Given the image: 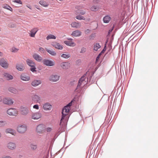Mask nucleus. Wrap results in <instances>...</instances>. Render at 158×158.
<instances>
[{"mask_svg": "<svg viewBox=\"0 0 158 158\" xmlns=\"http://www.w3.org/2000/svg\"><path fill=\"white\" fill-rule=\"evenodd\" d=\"M61 56L63 58L67 59L70 56V55L69 54H63Z\"/></svg>", "mask_w": 158, "mask_h": 158, "instance_id": "37", "label": "nucleus"}, {"mask_svg": "<svg viewBox=\"0 0 158 158\" xmlns=\"http://www.w3.org/2000/svg\"><path fill=\"white\" fill-rule=\"evenodd\" d=\"M73 101H74V100L73 99L69 103L65 106V107H67L70 109V106L72 105V102Z\"/></svg>", "mask_w": 158, "mask_h": 158, "instance_id": "41", "label": "nucleus"}, {"mask_svg": "<svg viewBox=\"0 0 158 158\" xmlns=\"http://www.w3.org/2000/svg\"><path fill=\"white\" fill-rule=\"evenodd\" d=\"M19 50V49L16 48L15 47H13L11 48V51L15 53L17 52Z\"/></svg>", "mask_w": 158, "mask_h": 158, "instance_id": "39", "label": "nucleus"}, {"mask_svg": "<svg viewBox=\"0 0 158 158\" xmlns=\"http://www.w3.org/2000/svg\"><path fill=\"white\" fill-rule=\"evenodd\" d=\"M64 43L67 46L72 47H73L75 46V43L74 42H72V41L69 40L65 41L64 42Z\"/></svg>", "mask_w": 158, "mask_h": 158, "instance_id": "26", "label": "nucleus"}, {"mask_svg": "<svg viewBox=\"0 0 158 158\" xmlns=\"http://www.w3.org/2000/svg\"><path fill=\"white\" fill-rule=\"evenodd\" d=\"M20 79L24 81H28L30 80V77L25 73H22L20 76Z\"/></svg>", "mask_w": 158, "mask_h": 158, "instance_id": "11", "label": "nucleus"}, {"mask_svg": "<svg viewBox=\"0 0 158 158\" xmlns=\"http://www.w3.org/2000/svg\"><path fill=\"white\" fill-rule=\"evenodd\" d=\"M43 63L44 65L48 66H52L55 65V62L52 60L48 59H44L43 60Z\"/></svg>", "mask_w": 158, "mask_h": 158, "instance_id": "4", "label": "nucleus"}, {"mask_svg": "<svg viewBox=\"0 0 158 158\" xmlns=\"http://www.w3.org/2000/svg\"><path fill=\"white\" fill-rule=\"evenodd\" d=\"M71 35L73 36L78 37L81 35V32L79 30H77L73 31Z\"/></svg>", "mask_w": 158, "mask_h": 158, "instance_id": "18", "label": "nucleus"}, {"mask_svg": "<svg viewBox=\"0 0 158 158\" xmlns=\"http://www.w3.org/2000/svg\"><path fill=\"white\" fill-rule=\"evenodd\" d=\"M82 83V82H81V81H79L78 85H77V88L76 89H77V88H79L81 86Z\"/></svg>", "mask_w": 158, "mask_h": 158, "instance_id": "49", "label": "nucleus"}, {"mask_svg": "<svg viewBox=\"0 0 158 158\" xmlns=\"http://www.w3.org/2000/svg\"><path fill=\"white\" fill-rule=\"evenodd\" d=\"M6 133H9L11 134L14 135V133H15V131L13 129L8 128L6 130Z\"/></svg>", "mask_w": 158, "mask_h": 158, "instance_id": "32", "label": "nucleus"}, {"mask_svg": "<svg viewBox=\"0 0 158 158\" xmlns=\"http://www.w3.org/2000/svg\"><path fill=\"white\" fill-rule=\"evenodd\" d=\"M20 110L22 114L26 115L28 114L29 110L26 107L21 106L20 108Z\"/></svg>", "mask_w": 158, "mask_h": 158, "instance_id": "9", "label": "nucleus"}, {"mask_svg": "<svg viewBox=\"0 0 158 158\" xmlns=\"http://www.w3.org/2000/svg\"><path fill=\"white\" fill-rule=\"evenodd\" d=\"M30 147L31 149L33 150H35L37 148V146L36 145H34L33 144H31L30 145Z\"/></svg>", "mask_w": 158, "mask_h": 158, "instance_id": "38", "label": "nucleus"}, {"mask_svg": "<svg viewBox=\"0 0 158 158\" xmlns=\"http://www.w3.org/2000/svg\"><path fill=\"white\" fill-rule=\"evenodd\" d=\"M86 75L85 74L84 75H83L82 77L80 78L79 81H81V82H82L85 80V77Z\"/></svg>", "mask_w": 158, "mask_h": 158, "instance_id": "43", "label": "nucleus"}, {"mask_svg": "<svg viewBox=\"0 0 158 158\" xmlns=\"http://www.w3.org/2000/svg\"><path fill=\"white\" fill-rule=\"evenodd\" d=\"M28 8H29V9H31L30 8V7H28Z\"/></svg>", "mask_w": 158, "mask_h": 158, "instance_id": "62", "label": "nucleus"}, {"mask_svg": "<svg viewBox=\"0 0 158 158\" xmlns=\"http://www.w3.org/2000/svg\"><path fill=\"white\" fill-rule=\"evenodd\" d=\"M16 144L13 142H9L7 144V147L11 150H13L16 148Z\"/></svg>", "mask_w": 158, "mask_h": 158, "instance_id": "10", "label": "nucleus"}, {"mask_svg": "<svg viewBox=\"0 0 158 158\" xmlns=\"http://www.w3.org/2000/svg\"><path fill=\"white\" fill-rule=\"evenodd\" d=\"M32 57L34 59L38 62H40L42 59V57L37 53L34 54L33 55Z\"/></svg>", "mask_w": 158, "mask_h": 158, "instance_id": "15", "label": "nucleus"}, {"mask_svg": "<svg viewBox=\"0 0 158 158\" xmlns=\"http://www.w3.org/2000/svg\"><path fill=\"white\" fill-rule=\"evenodd\" d=\"M100 2V0H93V2L94 4L99 3Z\"/></svg>", "mask_w": 158, "mask_h": 158, "instance_id": "48", "label": "nucleus"}, {"mask_svg": "<svg viewBox=\"0 0 158 158\" xmlns=\"http://www.w3.org/2000/svg\"><path fill=\"white\" fill-rule=\"evenodd\" d=\"M41 82L40 80H33L31 83V85L32 86L34 87H36L40 84H41Z\"/></svg>", "mask_w": 158, "mask_h": 158, "instance_id": "19", "label": "nucleus"}, {"mask_svg": "<svg viewBox=\"0 0 158 158\" xmlns=\"http://www.w3.org/2000/svg\"><path fill=\"white\" fill-rule=\"evenodd\" d=\"M111 19V18L109 15H106L103 18L104 23H108Z\"/></svg>", "mask_w": 158, "mask_h": 158, "instance_id": "25", "label": "nucleus"}, {"mask_svg": "<svg viewBox=\"0 0 158 158\" xmlns=\"http://www.w3.org/2000/svg\"><path fill=\"white\" fill-rule=\"evenodd\" d=\"M28 8H29V9H31L30 8V7H28Z\"/></svg>", "mask_w": 158, "mask_h": 158, "instance_id": "61", "label": "nucleus"}, {"mask_svg": "<svg viewBox=\"0 0 158 158\" xmlns=\"http://www.w3.org/2000/svg\"><path fill=\"white\" fill-rule=\"evenodd\" d=\"M6 124L5 121H0V127H2Z\"/></svg>", "mask_w": 158, "mask_h": 158, "instance_id": "47", "label": "nucleus"}, {"mask_svg": "<svg viewBox=\"0 0 158 158\" xmlns=\"http://www.w3.org/2000/svg\"><path fill=\"white\" fill-rule=\"evenodd\" d=\"M52 45L56 48L59 50H62L63 48L62 46L60 45L59 43L54 42L52 43Z\"/></svg>", "mask_w": 158, "mask_h": 158, "instance_id": "14", "label": "nucleus"}, {"mask_svg": "<svg viewBox=\"0 0 158 158\" xmlns=\"http://www.w3.org/2000/svg\"><path fill=\"white\" fill-rule=\"evenodd\" d=\"M7 113L10 115L16 116L17 115V111L15 109L10 108L7 110Z\"/></svg>", "mask_w": 158, "mask_h": 158, "instance_id": "3", "label": "nucleus"}, {"mask_svg": "<svg viewBox=\"0 0 158 158\" xmlns=\"http://www.w3.org/2000/svg\"><path fill=\"white\" fill-rule=\"evenodd\" d=\"M28 8H29V9H31L30 8V7H28Z\"/></svg>", "mask_w": 158, "mask_h": 158, "instance_id": "63", "label": "nucleus"}, {"mask_svg": "<svg viewBox=\"0 0 158 158\" xmlns=\"http://www.w3.org/2000/svg\"><path fill=\"white\" fill-rule=\"evenodd\" d=\"M60 77V76L55 74H52L50 76L49 80L50 81L52 82H56L59 80Z\"/></svg>", "mask_w": 158, "mask_h": 158, "instance_id": "6", "label": "nucleus"}, {"mask_svg": "<svg viewBox=\"0 0 158 158\" xmlns=\"http://www.w3.org/2000/svg\"><path fill=\"white\" fill-rule=\"evenodd\" d=\"M56 37L53 35H51V34H50V35H48L47 37H46V39L47 40H49V39H56Z\"/></svg>", "mask_w": 158, "mask_h": 158, "instance_id": "34", "label": "nucleus"}, {"mask_svg": "<svg viewBox=\"0 0 158 158\" xmlns=\"http://www.w3.org/2000/svg\"><path fill=\"white\" fill-rule=\"evenodd\" d=\"M32 100L35 102L39 103L40 101V97L36 95H34L32 97Z\"/></svg>", "mask_w": 158, "mask_h": 158, "instance_id": "23", "label": "nucleus"}, {"mask_svg": "<svg viewBox=\"0 0 158 158\" xmlns=\"http://www.w3.org/2000/svg\"><path fill=\"white\" fill-rule=\"evenodd\" d=\"M99 43H97L94 44V50L95 51H97L98 49L101 48Z\"/></svg>", "mask_w": 158, "mask_h": 158, "instance_id": "29", "label": "nucleus"}, {"mask_svg": "<svg viewBox=\"0 0 158 158\" xmlns=\"http://www.w3.org/2000/svg\"><path fill=\"white\" fill-rule=\"evenodd\" d=\"M8 90L10 92L15 94H18L19 93L18 90L12 87H10L8 89Z\"/></svg>", "mask_w": 158, "mask_h": 158, "instance_id": "24", "label": "nucleus"}, {"mask_svg": "<svg viewBox=\"0 0 158 158\" xmlns=\"http://www.w3.org/2000/svg\"><path fill=\"white\" fill-rule=\"evenodd\" d=\"M41 114L39 112L34 113L32 116V118L34 119H38L41 117Z\"/></svg>", "mask_w": 158, "mask_h": 158, "instance_id": "17", "label": "nucleus"}, {"mask_svg": "<svg viewBox=\"0 0 158 158\" xmlns=\"http://www.w3.org/2000/svg\"><path fill=\"white\" fill-rule=\"evenodd\" d=\"M45 130V125L43 124L38 125L36 127V130L38 133H42Z\"/></svg>", "mask_w": 158, "mask_h": 158, "instance_id": "5", "label": "nucleus"}, {"mask_svg": "<svg viewBox=\"0 0 158 158\" xmlns=\"http://www.w3.org/2000/svg\"><path fill=\"white\" fill-rule=\"evenodd\" d=\"M3 7L4 8L8 10H9L11 11H12V9L7 4H4L3 5Z\"/></svg>", "mask_w": 158, "mask_h": 158, "instance_id": "33", "label": "nucleus"}, {"mask_svg": "<svg viewBox=\"0 0 158 158\" xmlns=\"http://www.w3.org/2000/svg\"><path fill=\"white\" fill-rule=\"evenodd\" d=\"M2 158H11V157H10V156H6L3 157Z\"/></svg>", "mask_w": 158, "mask_h": 158, "instance_id": "54", "label": "nucleus"}, {"mask_svg": "<svg viewBox=\"0 0 158 158\" xmlns=\"http://www.w3.org/2000/svg\"><path fill=\"white\" fill-rule=\"evenodd\" d=\"M8 26L10 28H14L16 27V24L15 23H11L9 24Z\"/></svg>", "mask_w": 158, "mask_h": 158, "instance_id": "42", "label": "nucleus"}, {"mask_svg": "<svg viewBox=\"0 0 158 158\" xmlns=\"http://www.w3.org/2000/svg\"><path fill=\"white\" fill-rule=\"evenodd\" d=\"M78 13L81 14V15H84L85 13V12L84 11V10H81L80 11V12H79Z\"/></svg>", "mask_w": 158, "mask_h": 158, "instance_id": "50", "label": "nucleus"}, {"mask_svg": "<svg viewBox=\"0 0 158 158\" xmlns=\"http://www.w3.org/2000/svg\"><path fill=\"white\" fill-rule=\"evenodd\" d=\"M0 65L5 68H7L8 66V64L3 58L0 60Z\"/></svg>", "mask_w": 158, "mask_h": 158, "instance_id": "12", "label": "nucleus"}, {"mask_svg": "<svg viewBox=\"0 0 158 158\" xmlns=\"http://www.w3.org/2000/svg\"><path fill=\"white\" fill-rule=\"evenodd\" d=\"M76 18L79 20H85V18L80 15H78L76 17Z\"/></svg>", "mask_w": 158, "mask_h": 158, "instance_id": "36", "label": "nucleus"}, {"mask_svg": "<svg viewBox=\"0 0 158 158\" xmlns=\"http://www.w3.org/2000/svg\"><path fill=\"white\" fill-rule=\"evenodd\" d=\"M106 50V46H105L104 48L103 49V50H102V51L98 55V56L96 58V62H97L98 60L100 57V56L103 53H104L105 51Z\"/></svg>", "mask_w": 158, "mask_h": 158, "instance_id": "28", "label": "nucleus"}, {"mask_svg": "<svg viewBox=\"0 0 158 158\" xmlns=\"http://www.w3.org/2000/svg\"><path fill=\"white\" fill-rule=\"evenodd\" d=\"M68 40H71L70 41H72V40H73V39H71V38L68 39Z\"/></svg>", "mask_w": 158, "mask_h": 158, "instance_id": "57", "label": "nucleus"}, {"mask_svg": "<svg viewBox=\"0 0 158 158\" xmlns=\"http://www.w3.org/2000/svg\"><path fill=\"white\" fill-rule=\"evenodd\" d=\"M31 67L30 68V70L32 71V72H34L36 71V68L35 66L34 67Z\"/></svg>", "mask_w": 158, "mask_h": 158, "instance_id": "46", "label": "nucleus"}, {"mask_svg": "<svg viewBox=\"0 0 158 158\" xmlns=\"http://www.w3.org/2000/svg\"><path fill=\"white\" fill-rule=\"evenodd\" d=\"M62 128H60L59 129V131H60L62 130Z\"/></svg>", "mask_w": 158, "mask_h": 158, "instance_id": "58", "label": "nucleus"}, {"mask_svg": "<svg viewBox=\"0 0 158 158\" xmlns=\"http://www.w3.org/2000/svg\"><path fill=\"white\" fill-rule=\"evenodd\" d=\"M2 100L3 101L2 97L0 96V102L2 101Z\"/></svg>", "mask_w": 158, "mask_h": 158, "instance_id": "55", "label": "nucleus"}, {"mask_svg": "<svg viewBox=\"0 0 158 158\" xmlns=\"http://www.w3.org/2000/svg\"><path fill=\"white\" fill-rule=\"evenodd\" d=\"M33 107L35 109H38L39 108V106L37 104L34 105L33 106Z\"/></svg>", "mask_w": 158, "mask_h": 158, "instance_id": "52", "label": "nucleus"}, {"mask_svg": "<svg viewBox=\"0 0 158 158\" xmlns=\"http://www.w3.org/2000/svg\"><path fill=\"white\" fill-rule=\"evenodd\" d=\"M2 53L1 52H0V56H2Z\"/></svg>", "mask_w": 158, "mask_h": 158, "instance_id": "56", "label": "nucleus"}, {"mask_svg": "<svg viewBox=\"0 0 158 158\" xmlns=\"http://www.w3.org/2000/svg\"><path fill=\"white\" fill-rule=\"evenodd\" d=\"M27 64L29 66L31 67H34L35 66V63L32 60L27 59L26 60Z\"/></svg>", "mask_w": 158, "mask_h": 158, "instance_id": "20", "label": "nucleus"}, {"mask_svg": "<svg viewBox=\"0 0 158 158\" xmlns=\"http://www.w3.org/2000/svg\"><path fill=\"white\" fill-rule=\"evenodd\" d=\"M3 103L5 104L11 105L13 104L14 102L10 98H5L3 99Z\"/></svg>", "mask_w": 158, "mask_h": 158, "instance_id": "8", "label": "nucleus"}, {"mask_svg": "<svg viewBox=\"0 0 158 158\" xmlns=\"http://www.w3.org/2000/svg\"><path fill=\"white\" fill-rule=\"evenodd\" d=\"M39 51L42 52H44V51H45V50L42 47H40L39 48Z\"/></svg>", "mask_w": 158, "mask_h": 158, "instance_id": "51", "label": "nucleus"}, {"mask_svg": "<svg viewBox=\"0 0 158 158\" xmlns=\"http://www.w3.org/2000/svg\"><path fill=\"white\" fill-rule=\"evenodd\" d=\"M98 8L96 6L93 5L91 6L90 9L92 11H96L98 10Z\"/></svg>", "mask_w": 158, "mask_h": 158, "instance_id": "35", "label": "nucleus"}, {"mask_svg": "<svg viewBox=\"0 0 158 158\" xmlns=\"http://www.w3.org/2000/svg\"><path fill=\"white\" fill-rule=\"evenodd\" d=\"M39 29L37 27H35L32 29L30 31V33H29V35L32 37H34L35 36V34L38 31Z\"/></svg>", "mask_w": 158, "mask_h": 158, "instance_id": "13", "label": "nucleus"}, {"mask_svg": "<svg viewBox=\"0 0 158 158\" xmlns=\"http://www.w3.org/2000/svg\"><path fill=\"white\" fill-rule=\"evenodd\" d=\"M1 137V133H0V138Z\"/></svg>", "mask_w": 158, "mask_h": 158, "instance_id": "59", "label": "nucleus"}, {"mask_svg": "<svg viewBox=\"0 0 158 158\" xmlns=\"http://www.w3.org/2000/svg\"><path fill=\"white\" fill-rule=\"evenodd\" d=\"M3 75L4 77L7 80H12L13 78V77L12 76L7 73H4Z\"/></svg>", "mask_w": 158, "mask_h": 158, "instance_id": "21", "label": "nucleus"}, {"mask_svg": "<svg viewBox=\"0 0 158 158\" xmlns=\"http://www.w3.org/2000/svg\"><path fill=\"white\" fill-rule=\"evenodd\" d=\"M73 101H74V100L73 99L69 103L65 106V107H67L70 109V106L72 105V102Z\"/></svg>", "mask_w": 158, "mask_h": 158, "instance_id": "40", "label": "nucleus"}, {"mask_svg": "<svg viewBox=\"0 0 158 158\" xmlns=\"http://www.w3.org/2000/svg\"><path fill=\"white\" fill-rule=\"evenodd\" d=\"M12 2L18 4H22V2L20 0H13Z\"/></svg>", "mask_w": 158, "mask_h": 158, "instance_id": "44", "label": "nucleus"}, {"mask_svg": "<svg viewBox=\"0 0 158 158\" xmlns=\"http://www.w3.org/2000/svg\"><path fill=\"white\" fill-rule=\"evenodd\" d=\"M39 3L41 5L45 7H47L48 5V3H47L45 1H40Z\"/></svg>", "mask_w": 158, "mask_h": 158, "instance_id": "31", "label": "nucleus"}, {"mask_svg": "<svg viewBox=\"0 0 158 158\" xmlns=\"http://www.w3.org/2000/svg\"><path fill=\"white\" fill-rule=\"evenodd\" d=\"M71 25L72 27L79 28L81 26V24L79 23L74 22L71 23Z\"/></svg>", "mask_w": 158, "mask_h": 158, "instance_id": "22", "label": "nucleus"}, {"mask_svg": "<svg viewBox=\"0 0 158 158\" xmlns=\"http://www.w3.org/2000/svg\"><path fill=\"white\" fill-rule=\"evenodd\" d=\"M28 8H29V9H31L30 8V7H28Z\"/></svg>", "mask_w": 158, "mask_h": 158, "instance_id": "60", "label": "nucleus"}, {"mask_svg": "<svg viewBox=\"0 0 158 158\" xmlns=\"http://www.w3.org/2000/svg\"><path fill=\"white\" fill-rule=\"evenodd\" d=\"M52 108V105L49 103H45L43 107V108L46 110H50Z\"/></svg>", "mask_w": 158, "mask_h": 158, "instance_id": "16", "label": "nucleus"}, {"mask_svg": "<svg viewBox=\"0 0 158 158\" xmlns=\"http://www.w3.org/2000/svg\"><path fill=\"white\" fill-rule=\"evenodd\" d=\"M46 51L51 55L52 56H55L56 55V53L52 50H50L47 48H46Z\"/></svg>", "mask_w": 158, "mask_h": 158, "instance_id": "30", "label": "nucleus"}, {"mask_svg": "<svg viewBox=\"0 0 158 158\" xmlns=\"http://www.w3.org/2000/svg\"><path fill=\"white\" fill-rule=\"evenodd\" d=\"M16 68L19 71H22L24 69L23 64H17L16 65Z\"/></svg>", "mask_w": 158, "mask_h": 158, "instance_id": "27", "label": "nucleus"}, {"mask_svg": "<svg viewBox=\"0 0 158 158\" xmlns=\"http://www.w3.org/2000/svg\"><path fill=\"white\" fill-rule=\"evenodd\" d=\"M27 127L25 125H19L17 128V131L19 133H24L27 130Z\"/></svg>", "mask_w": 158, "mask_h": 158, "instance_id": "2", "label": "nucleus"}, {"mask_svg": "<svg viewBox=\"0 0 158 158\" xmlns=\"http://www.w3.org/2000/svg\"><path fill=\"white\" fill-rule=\"evenodd\" d=\"M46 129L47 132H50L52 130V128L48 127Z\"/></svg>", "mask_w": 158, "mask_h": 158, "instance_id": "53", "label": "nucleus"}, {"mask_svg": "<svg viewBox=\"0 0 158 158\" xmlns=\"http://www.w3.org/2000/svg\"><path fill=\"white\" fill-rule=\"evenodd\" d=\"M86 51V48L84 47H82L81 49L80 53H83L85 52Z\"/></svg>", "mask_w": 158, "mask_h": 158, "instance_id": "45", "label": "nucleus"}, {"mask_svg": "<svg viewBox=\"0 0 158 158\" xmlns=\"http://www.w3.org/2000/svg\"><path fill=\"white\" fill-rule=\"evenodd\" d=\"M70 110V109L67 107H65V106H64V107L63 108L62 112V117L60 121V125L61 127L63 126L64 125H65L66 121H65V122H64V119L65 116L68 113Z\"/></svg>", "mask_w": 158, "mask_h": 158, "instance_id": "1", "label": "nucleus"}, {"mask_svg": "<svg viewBox=\"0 0 158 158\" xmlns=\"http://www.w3.org/2000/svg\"><path fill=\"white\" fill-rule=\"evenodd\" d=\"M60 67L63 69H67L70 67V64L68 61L62 62L60 64Z\"/></svg>", "mask_w": 158, "mask_h": 158, "instance_id": "7", "label": "nucleus"}]
</instances>
